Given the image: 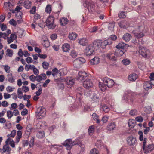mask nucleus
I'll list each match as a JSON object with an SVG mask.
<instances>
[{
  "instance_id": "obj_1",
  "label": "nucleus",
  "mask_w": 154,
  "mask_h": 154,
  "mask_svg": "<svg viewBox=\"0 0 154 154\" xmlns=\"http://www.w3.org/2000/svg\"><path fill=\"white\" fill-rule=\"evenodd\" d=\"M87 76L88 74L85 72L79 71L78 74V81L82 82L85 88L88 89L93 86V84L91 80Z\"/></svg>"
},
{
  "instance_id": "obj_2",
  "label": "nucleus",
  "mask_w": 154,
  "mask_h": 154,
  "mask_svg": "<svg viewBox=\"0 0 154 154\" xmlns=\"http://www.w3.org/2000/svg\"><path fill=\"white\" fill-rule=\"evenodd\" d=\"M60 11H58L57 12L52 14L48 17L46 21V25L48 28L53 29L55 28L56 26L54 23V17L57 15V17L58 18Z\"/></svg>"
},
{
  "instance_id": "obj_3",
  "label": "nucleus",
  "mask_w": 154,
  "mask_h": 154,
  "mask_svg": "<svg viewBox=\"0 0 154 154\" xmlns=\"http://www.w3.org/2000/svg\"><path fill=\"white\" fill-rule=\"evenodd\" d=\"M144 28V24L143 23H141L139 24L135 30L133 31L132 33L137 38H141L143 37L144 35L143 32Z\"/></svg>"
},
{
  "instance_id": "obj_4",
  "label": "nucleus",
  "mask_w": 154,
  "mask_h": 154,
  "mask_svg": "<svg viewBox=\"0 0 154 154\" xmlns=\"http://www.w3.org/2000/svg\"><path fill=\"white\" fill-rule=\"evenodd\" d=\"M135 99V97L133 93L131 91L125 93L122 99L123 103H132Z\"/></svg>"
},
{
  "instance_id": "obj_5",
  "label": "nucleus",
  "mask_w": 154,
  "mask_h": 154,
  "mask_svg": "<svg viewBox=\"0 0 154 154\" xmlns=\"http://www.w3.org/2000/svg\"><path fill=\"white\" fill-rule=\"evenodd\" d=\"M84 5L87 8L88 11L93 13L96 11L97 9L95 3L91 0H84Z\"/></svg>"
},
{
  "instance_id": "obj_6",
  "label": "nucleus",
  "mask_w": 154,
  "mask_h": 154,
  "mask_svg": "<svg viewBox=\"0 0 154 154\" xmlns=\"http://www.w3.org/2000/svg\"><path fill=\"white\" fill-rule=\"evenodd\" d=\"M147 138H144L143 141V149L144 152L146 154H147L151 152L154 149V145L153 144H149L146 146V143Z\"/></svg>"
},
{
  "instance_id": "obj_7",
  "label": "nucleus",
  "mask_w": 154,
  "mask_h": 154,
  "mask_svg": "<svg viewBox=\"0 0 154 154\" xmlns=\"http://www.w3.org/2000/svg\"><path fill=\"white\" fill-rule=\"evenodd\" d=\"M46 113V110L44 107H39L36 112V117L38 119L42 118L45 116Z\"/></svg>"
},
{
  "instance_id": "obj_8",
  "label": "nucleus",
  "mask_w": 154,
  "mask_h": 154,
  "mask_svg": "<svg viewBox=\"0 0 154 154\" xmlns=\"http://www.w3.org/2000/svg\"><path fill=\"white\" fill-rule=\"evenodd\" d=\"M76 144V143L72 141L71 139H66L63 144L66 148L67 150H70L74 145Z\"/></svg>"
},
{
  "instance_id": "obj_9",
  "label": "nucleus",
  "mask_w": 154,
  "mask_h": 154,
  "mask_svg": "<svg viewBox=\"0 0 154 154\" xmlns=\"http://www.w3.org/2000/svg\"><path fill=\"white\" fill-rule=\"evenodd\" d=\"M95 48L92 44H90L87 45L85 50V52L88 56L92 55L94 52Z\"/></svg>"
},
{
  "instance_id": "obj_10",
  "label": "nucleus",
  "mask_w": 154,
  "mask_h": 154,
  "mask_svg": "<svg viewBox=\"0 0 154 154\" xmlns=\"http://www.w3.org/2000/svg\"><path fill=\"white\" fill-rule=\"evenodd\" d=\"M103 82L108 88H112L115 84V82L112 79L108 78H104L103 79Z\"/></svg>"
},
{
  "instance_id": "obj_11",
  "label": "nucleus",
  "mask_w": 154,
  "mask_h": 154,
  "mask_svg": "<svg viewBox=\"0 0 154 154\" xmlns=\"http://www.w3.org/2000/svg\"><path fill=\"white\" fill-rule=\"evenodd\" d=\"M152 85H154V81L152 80V82L149 81L145 82L143 84V87L145 90L147 91L151 89Z\"/></svg>"
},
{
  "instance_id": "obj_12",
  "label": "nucleus",
  "mask_w": 154,
  "mask_h": 154,
  "mask_svg": "<svg viewBox=\"0 0 154 154\" xmlns=\"http://www.w3.org/2000/svg\"><path fill=\"white\" fill-rule=\"evenodd\" d=\"M9 140V138L7 139L6 141V144L3 146L2 149H0V151L1 153H3L6 152H10L11 150V149L9 147V145L8 143V142Z\"/></svg>"
},
{
  "instance_id": "obj_13",
  "label": "nucleus",
  "mask_w": 154,
  "mask_h": 154,
  "mask_svg": "<svg viewBox=\"0 0 154 154\" xmlns=\"http://www.w3.org/2000/svg\"><path fill=\"white\" fill-rule=\"evenodd\" d=\"M106 57L111 60L116 61L117 60V57L115 52L111 51L106 54Z\"/></svg>"
},
{
  "instance_id": "obj_14",
  "label": "nucleus",
  "mask_w": 154,
  "mask_h": 154,
  "mask_svg": "<svg viewBox=\"0 0 154 154\" xmlns=\"http://www.w3.org/2000/svg\"><path fill=\"white\" fill-rule=\"evenodd\" d=\"M22 8V7L20 5L17 6L15 8L14 11H12L13 13H14V11L17 12L16 16L18 17H19L18 18L19 19H21L22 18V16L23 15V13L21 11H20Z\"/></svg>"
},
{
  "instance_id": "obj_15",
  "label": "nucleus",
  "mask_w": 154,
  "mask_h": 154,
  "mask_svg": "<svg viewBox=\"0 0 154 154\" xmlns=\"http://www.w3.org/2000/svg\"><path fill=\"white\" fill-rule=\"evenodd\" d=\"M48 143L49 147L50 149H52L53 148H54V149H56L58 152L59 151L60 152H61L62 151V149L60 148H59V147H62V146L61 145L57 144L52 145L51 144L50 145V142L49 141H48Z\"/></svg>"
},
{
  "instance_id": "obj_16",
  "label": "nucleus",
  "mask_w": 154,
  "mask_h": 154,
  "mask_svg": "<svg viewBox=\"0 0 154 154\" xmlns=\"http://www.w3.org/2000/svg\"><path fill=\"white\" fill-rule=\"evenodd\" d=\"M112 43V41L110 40V39H108L105 40L103 42L101 40V44H100L101 47L102 49H104L105 48L106 46L110 45Z\"/></svg>"
},
{
  "instance_id": "obj_17",
  "label": "nucleus",
  "mask_w": 154,
  "mask_h": 154,
  "mask_svg": "<svg viewBox=\"0 0 154 154\" xmlns=\"http://www.w3.org/2000/svg\"><path fill=\"white\" fill-rule=\"evenodd\" d=\"M85 145L82 142H78V150L79 151V154H84L85 151Z\"/></svg>"
},
{
  "instance_id": "obj_18",
  "label": "nucleus",
  "mask_w": 154,
  "mask_h": 154,
  "mask_svg": "<svg viewBox=\"0 0 154 154\" xmlns=\"http://www.w3.org/2000/svg\"><path fill=\"white\" fill-rule=\"evenodd\" d=\"M128 144L130 146H134L137 143V140L135 138L133 137H130L127 138Z\"/></svg>"
},
{
  "instance_id": "obj_19",
  "label": "nucleus",
  "mask_w": 154,
  "mask_h": 154,
  "mask_svg": "<svg viewBox=\"0 0 154 154\" xmlns=\"http://www.w3.org/2000/svg\"><path fill=\"white\" fill-rule=\"evenodd\" d=\"M100 44H101V40L98 39L94 40L92 45L94 46L95 49L97 50L101 47Z\"/></svg>"
},
{
  "instance_id": "obj_20",
  "label": "nucleus",
  "mask_w": 154,
  "mask_h": 154,
  "mask_svg": "<svg viewBox=\"0 0 154 154\" xmlns=\"http://www.w3.org/2000/svg\"><path fill=\"white\" fill-rule=\"evenodd\" d=\"M118 25L120 28L125 29L129 26V24L126 21L123 20L119 22Z\"/></svg>"
},
{
  "instance_id": "obj_21",
  "label": "nucleus",
  "mask_w": 154,
  "mask_h": 154,
  "mask_svg": "<svg viewBox=\"0 0 154 154\" xmlns=\"http://www.w3.org/2000/svg\"><path fill=\"white\" fill-rule=\"evenodd\" d=\"M116 128V124L114 122L109 123L107 126V129L109 131H112Z\"/></svg>"
},
{
  "instance_id": "obj_22",
  "label": "nucleus",
  "mask_w": 154,
  "mask_h": 154,
  "mask_svg": "<svg viewBox=\"0 0 154 154\" xmlns=\"http://www.w3.org/2000/svg\"><path fill=\"white\" fill-rule=\"evenodd\" d=\"M100 61L99 58L97 57H95L90 60L91 64L92 65L97 64Z\"/></svg>"
},
{
  "instance_id": "obj_23",
  "label": "nucleus",
  "mask_w": 154,
  "mask_h": 154,
  "mask_svg": "<svg viewBox=\"0 0 154 154\" xmlns=\"http://www.w3.org/2000/svg\"><path fill=\"white\" fill-rule=\"evenodd\" d=\"M32 2L28 0H26L23 3V6L26 9H29L31 7Z\"/></svg>"
},
{
  "instance_id": "obj_24",
  "label": "nucleus",
  "mask_w": 154,
  "mask_h": 154,
  "mask_svg": "<svg viewBox=\"0 0 154 154\" xmlns=\"http://www.w3.org/2000/svg\"><path fill=\"white\" fill-rule=\"evenodd\" d=\"M62 48L63 52H67L70 49V46L68 44H64L63 45Z\"/></svg>"
},
{
  "instance_id": "obj_25",
  "label": "nucleus",
  "mask_w": 154,
  "mask_h": 154,
  "mask_svg": "<svg viewBox=\"0 0 154 154\" xmlns=\"http://www.w3.org/2000/svg\"><path fill=\"white\" fill-rule=\"evenodd\" d=\"M137 78V75L135 73H133L128 76V79L130 81L134 82L136 80Z\"/></svg>"
},
{
  "instance_id": "obj_26",
  "label": "nucleus",
  "mask_w": 154,
  "mask_h": 154,
  "mask_svg": "<svg viewBox=\"0 0 154 154\" xmlns=\"http://www.w3.org/2000/svg\"><path fill=\"white\" fill-rule=\"evenodd\" d=\"M59 21L60 25L63 26H64L67 24L68 21L67 18L64 17L60 19Z\"/></svg>"
},
{
  "instance_id": "obj_27",
  "label": "nucleus",
  "mask_w": 154,
  "mask_h": 154,
  "mask_svg": "<svg viewBox=\"0 0 154 154\" xmlns=\"http://www.w3.org/2000/svg\"><path fill=\"white\" fill-rule=\"evenodd\" d=\"M65 80L67 84L69 85H73L75 82L74 79L71 78H67Z\"/></svg>"
},
{
  "instance_id": "obj_28",
  "label": "nucleus",
  "mask_w": 154,
  "mask_h": 154,
  "mask_svg": "<svg viewBox=\"0 0 154 154\" xmlns=\"http://www.w3.org/2000/svg\"><path fill=\"white\" fill-rule=\"evenodd\" d=\"M148 52V50L146 51L144 48L140 49L139 51V52L140 55L144 57H146L147 56V52Z\"/></svg>"
},
{
  "instance_id": "obj_29",
  "label": "nucleus",
  "mask_w": 154,
  "mask_h": 154,
  "mask_svg": "<svg viewBox=\"0 0 154 154\" xmlns=\"http://www.w3.org/2000/svg\"><path fill=\"white\" fill-rule=\"evenodd\" d=\"M22 132L21 131L19 130L17 131V135L16 137V140L15 142L16 143H18L20 140V138L21 137Z\"/></svg>"
},
{
  "instance_id": "obj_30",
  "label": "nucleus",
  "mask_w": 154,
  "mask_h": 154,
  "mask_svg": "<svg viewBox=\"0 0 154 154\" xmlns=\"http://www.w3.org/2000/svg\"><path fill=\"white\" fill-rule=\"evenodd\" d=\"M131 36L130 34L126 33L125 34L123 37V39L126 42L129 41L131 39Z\"/></svg>"
},
{
  "instance_id": "obj_31",
  "label": "nucleus",
  "mask_w": 154,
  "mask_h": 154,
  "mask_svg": "<svg viewBox=\"0 0 154 154\" xmlns=\"http://www.w3.org/2000/svg\"><path fill=\"white\" fill-rule=\"evenodd\" d=\"M125 50H118L115 52L116 57L122 56L124 54Z\"/></svg>"
},
{
  "instance_id": "obj_32",
  "label": "nucleus",
  "mask_w": 154,
  "mask_h": 154,
  "mask_svg": "<svg viewBox=\"0 0 154 154\" xmlns=\"http://www.w3.org/2000/svg\"><path fill=\"white\" fill-rule=\"evenodd\" d=\"M126 45L123 43H120L116 45V48L118 50H125V45Z\"/></svg>"
},
{
  "instance_id": "obj_33",
  "label": "nucleus",
  "mask_w": 154,
  "mask_h": 154,
  "mask_svg": "<svg viewBox=\"0 0 154 154\" xmlns=\"http://www.w3.org/2000/svg\"><path fill=\"white\" fill-rule=\"evenodd\" d=\"M12 6V5L9 2H6L4 3V8L6 9V10H8L9 9L10 10V8Z\"/></svg>"
},
{
  "instance_id": "obj_34",
  "label": "nucleus",
  "mask_w": 154,
  "mask_h": 154,
  "mask_svg": "<svg viewBox=\"0 0 154 154\" xmlns=\"http://www.w3.org/2000/svg\"><path fill=\"white\" fill-rule=\"evenodd\" d=\"M93 119L97 123H99L100 122V120L98 119L99 116L96 113H94L92 115Z\"/></svg>"
},
{
  "instance_id": "obj_35",
  "label": "nucleus",
  "mask_w": 154,
  "mask_h": 154,
  "mask_svg": "<svg viewBox=\"0 0 154 154\" xmlns=\"http://www.w3.org/2000/svg\"><path fill=\"white\" fill-rule=\"evenodd\" d=\"M36 137L38 139H42L45 137V133L44 131H42L37 132Z\"/></svg>"
},
{
  "instance_id": "obj_36",
  "label": "nucleus",
  "mask_w": 154,
  "mask_h": 154,
  "mask_svg": "<svg viewBox=\"0 0 154 154\" xmlns=\"http://www.w3.org/2000/svg\"><path fill=\"white\" fill-rule=\"evenodd\" d=\"M106 85L102 83L101 82H99V86L100 88L101 89V91H105L106 89Z\"/></svg>"
},
{
  "instance_id": "obj_37",
  "label": "nucleus",
  "mask_w": 154,
  "mask_h": 154,
  "mask_svg": "<svg viewBox=\"0 0 154 154\" xmlns=\"http://www.w3.org/2000/svg\"><path fill=\"white\" fill-rule=\"evenodd\" d=\"M135 120L134 119H129L128 122V124L130 128L133 127L135 125Z\"/></svg>"
},
{
  "instance_id": "obj_38",
  "label": "nucleus",
  "mask_w": 154,
  "mask_h": 154,
  "mask_svg": "<svg viewBox=\"0 0 154 154\" xmlns=\"http://www.w3.org/2000/svg\"><path fill=\"white\" fill-rule=\"evenodd\" d=\"M100 110L107 113L109 110V109L108 106L106 105H103L100 108Z\"/></svg>"
},
{
  "instance_id": "obj_39",
  "label": "nucleus",
  "mask_w": 154,
  "mask_h": 154,
  "mask_svg": "<svg viewBox=\"0 0 154 154\" xmlns=\"http://www.w3.org/2000/svg\"><path fill=\"white\" fill-rule=\"evenodd\" d=\"M129 114L132 116L137 115L138 113L137 110L135 109H133L131 110L129 112Z\"/></svg>"
},
{
  "instance_id": "obj_40",
  "label": "nucleus",
  "mask_w": 154,
  "mask_h": 154,
  "mask_svg": "<svg viewBox=\"0 0 154 154\" xmlns=\"http://www.w3.org/2000/svg\"><path fill=\"white\" fill-rule=\"evenodd\" d=\"M87 42V40L86 38H83L79 40V43L81 45L84 46L86 45Z\"/></svg>"
},
{
  "instance_id": "obj_41",
  "label": "nucleus",
  "mask_w": 154,
  "mask_h": 154,
  "mask_svg": "<svg viewBox=\"0 0 154 154\" xmlns=\"http://www.w3.org/2000/svg\"><path fill=\"white\" fill-rule=\"evenodd\" d=\"M17 93L18 95V97L20 99H22L23 97V93L20 88H19L18 89Z\"/></svg>"
},
{
  "instance_id": "obj_42",
  "label": "nucleus",
  "mask_w": 154,
  "mask_h": 154,
  "mask_svg": "<svg viewBox=\"0 0 154 154\" xmlns=\"http://www.w3.org/2000/svg\"><path fill=\"white\" fill-rule=\"evenodd\" d=\"M115 26V24L113 22L109 23L108 26V29L111 31H113L114 30V27Z\"/></svg>"
},
{
  "instance_id": "obj_43",
  "label": "nucleus",
  "mask_w": 154,
  "mask_h": 154,
  "mask_svg": "<svg viewBox=\"0 0 154 154\" xmlns=\"http://www.w3.org/2000/svg\"><path fill=\"white\" fill-rule=\"evenodd\" d=\"M77 35L75 33L72 32L69 34V38L70 39L75 40L76 38Z\"/></svg>"
},
{
  "instance_id": "obj_44",
  "label": "nucleus",
  "mask_w": 154,
  "mask_h": 154,
  "mask_svg": "<svg viewBox=\"0 0 154 154\" xmlns=\"http://www.w3.org/2000/svg\"><path fill=\"white\" fill-rule=\"evenodd\" d=\"M94 125H91L89 127L88 129V132L90 135H91L94 131Z\"/></svg>"
},
{
  "instance_id": "obj_45",
  "label": "nucleus",
  "mask_w": 154,
  "mask_h": 154,
  "mask_svg": "<svg viewBox=\"0 0 154 154\" xmlns=\"http://www.w3.org/2000/svg\"><path fill=\"white\" fill-rule=\"evenodd\" d=\"M34 67L35 66L34 65H26L25 67V69L26 71H28L30 69L32 70Z\"/></svg>"
},
{
  "instance_id": "obj_46",
  "label": "nucleus",
  "mask_w": 154,
  "mask_h": 154,
  "mask_svg": "<svg viewBox=\"0 0 154 154\" xmlns=\"http://www.w3.org/2000/svg\"><path fill=\"white\" fill-rule=\"evenodd\" d=\"M12 74L10 73L7 75V76L8 81L10 82L13 83L14 82V80L13 77L12 76Z\"/></svg>"
},
{
  "instance_id": "obj_47",
  "label": "nucleus",
  "mask_w": 154,
  "mask_h": 154,
  "mask_svg": "<svg viewBox=\"0 0 154 154\" xmlns=\"http://www.w3.org/2000/svg\"><path fill=\"white\" fill-rule=\"evenodd\" d=\"M138 134L139 135V139L140 141H143L144 138L143 136V132L141 131H138Z\"/></svg>"
},
{
  "instance_id": "obj_48",
  "label": "nucleus",
  "mask_w": 154,
  "mask_h": 154,
  "mask_svg": "<svg viewBox=\"0 0 154 154\" xmlns=\"http://www.w3.org/2000/svg\"><path fill=\"white\" fill-rule=\"evenodd\" d=\"M122 63L125 65L129 64L130 63V60L127 59H124L122 61Z\"/></svg>"
},
{
  "instance_id": "obj_49",
  "label": "nucleus",
  "mask_w": 154,
  "mask_h": 154,
  "mask_svg": "<svg viewBox=\"0 0 154 154\" xmlns=\"http://www.w3.org/2000/svg\"><path fill=\"white\" fill-rule=\"evenodd\" d=\"M13 116V113L11 110H8L7 112V116L8 119H11Z\"/></svg>"
},
{
  "instance_id": "obj_50",
  "label": "nucleus",
  "mask_w": 154,
  "mask_h": 154,
  "mask_svg": "<svg viewBox=\"0 0 154 154\" xmlns=\"http://www.w3.org/2000/svg\"><path fill=\"white\" fill-rule=\"evenodd\" d=\"M51 6L50 5H47L45 8V12L48 13H51Z\"/></svg>"
},
{
  "instance_id": "obj_51",
  "label": "nucleus",
  "mask_w": 154,
  "mask_h": 154,
  "mask_svg": "<svg viewBox=\"0 0 154 154\" xmlns=\"http://www.w3.org/2000/svg\"><path fill=\"white\" fill-rule=\"evenodd\" d=\"M119 17L120 18H124L126 17L125 13L124 12H120L118 14Z\"/></svg>"
},
{
  "instance_id": "obj_52",
  "label": "nucleus",
  "mask_w": 154,
  "mask_h": 154,
  "mask_svg": "<svg viewBox=\"0 0 154 154\" xmlns=\"http://www.w3.org/2000/svg\"><path fill=\"white\" fill-rule=\"evenodd\" d=\"M90 97L92 100H93L94 102L97 101L98 99V97L96 96V95H94L92 97V94H91L90 95Z\"/></svg>"
},
{
  "instance_id": "obj_53",
  "label": "nucleus",
  "mask_w": 154,
  "mask_h": 154,
  "mask_svg": "<svg viewBox=\"0 0 154 154\" xmlns=\"http://www.w3.org/2000/svg\"><path fill=\"white\" fill-rule=\"evenodd\" d=\"M49 63L45 61L43 62L42 63L43 67L45 69H47L49 66Z\"/></svg>"
},
{
  "instance_id": "obj_54",
  "label": "nucleus",
  "mask_w": 154,
  "mask_h": 154,
  "mask_svg": "<svg viewBox=\"0 0 154 154\" xmlns=\"http://www.w3.org/2000/svg\"><path fill=\"white\" fill-rule=\"evenodd\" d=\"M67 71L66 69H61L60 70V74L61 75H65Z\"/></svg>"
},
{
  "instance_id": "obj_55",
  "label": "nucleus",
  "mask_w": 154,
  "mask_h": 154,
  "mask_svg": "<svg viewBox=\"0 0 154 154\" xmlns=\"http://www.w3.org/2000/svg\"><path fill=\"white\" fill-rule=\"evenodd\" d=\"M52 75L54 76L57 74L58 73V70L56 68H54L52 70Z\"/></svg>"
},
{
  "instance_id": "obj_56",
  "label": "nucleus",
  "mask_w": 154,
  "mask_h": 154,
  "mask_svg": "<svg viewBox=\"0 0 154 154\" xmlns=\"http://www.w3.org/2000/svg\"><path fill=\"white\" fill-rule=\"evenodd\" d=\"M16 133V131L15 130H13L11 132V133L10 134L8 135L7 136L8 137H14L15 136Z\"/></svg>"
},
{
  "instance_id": "obj_57",
  "label": "nucleus",
  "mask_w": 154,
  "mask_h": 154,
  "mask_svg": "<svg viewBox=\"0 0 154 154\" xmlns=\"http://www.w3.org/2000/svg\"><path fill=\"white\" fill-rule=\"evenodd\" d=\"M144 111L147 113H149L151 112V109L149 106L146 107L144 108Z\"/></svg>"
},
{
  "instance_id": "obj_58",
  "label": "nucleus",
  "mask_w": 154,
  "mask_h": 154,
  "mask_svg": "<svg viewBox=\"0 0 154 154\" xmlns=\"http://www.w3.org/2000/svg\"><path fill=\"white\" fill-rule=\"evenodd\" d=\"M4 67V69L6 72L7 73H9L10 72V67L7 65L3 66Z\"/></svg>"
},
{
  "instance_id": "obj_59",
  "label": "nucleus",
  "mask_w": 154,
  "mask_h": 154,
  "mask_svg": "<svg viewBox=\"0 0 154 154\" xmlns=\"http://www.w3.org/2000/svg\"><path fill=\"white\" fill-rule=\"evenodd\" d=\"M109 118L108 116H104L102 117L101 120L103 123H106L108 121Z\"/></svg>"
},
{
  "instance_id": "obj_60",
  "label": "nucleus",
  "mask_w": 154,
  "mask_h": 154,
  "mask_svg": "<svg viewBox=\"0 0 154 154\" xmlns=\"http://www.w3.org/2000/svg\"><path fill=\"white\" fill-rule=\"evenodd\" d=\"M78 61L80 64L84 63H85L86 61L85 58L81 57L78 58Z\"/></svg>"
},
{
  "instance_id": "obj_61",
  "label": "nucleus",
  "mask_w": 154,
  "mask_h": 154,
  "mask_svg": "<svg viewBox=\"0 0 154 154\" xmlns=\"http://www.w3.org/2000/svg\"><path fill=\"white\" fill-rule=\"evenodd\" d=\"M99 152L96 148H94L91 149L90 152V154H98Z\"/></svg>"
},
{
  "instance_id": "obj_62",
  "label": "nucleus",
  "mask_w": 154,
  "mask_h": 154,
  "mask_svg": "<svg viewBox=\"0 0 154 154\" xmlns=\"http://www.w3.org/2000/svg\"><path fill=\"white\" fill-rule=\"evenodd\" d=\"M30 44L34 47H35L37 45V44L36 42L33 40H31L29 41Z\"/></svg>"
},
{
  "instance_id": "obj_63",
  "label": "nucleus",
  "mask_w": 154,
  "mask_h": 154,
  "mask_svg": "<svg viewBox=\"0 0 154 154\" xmlns=\"http://www.w3.org/2000/svg\"><path fill=\"white\" fill-rule=\"evenodd\" d=\"M7 54L9 57H11L13 55V51L10 49H8L7 50Z\"/></svg>"
},
{
  "instance_id": "obj_64",
  "label": "nucleus",
  "mask_w": 154,
  "mask_h": 154,
  "mask_svg": "<svg viewBox=\"0 0 154 154\" xmlns=\"http://www.w3.org/2000/svg\"><path fill=\"white\" fill-rule=\"evenodd\" d=\"M15 88L12 87L10 86H8L6 88V90L8 92H12L14 89Z\"/></svg>"
}]
</instances>
